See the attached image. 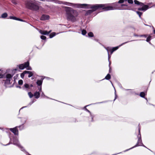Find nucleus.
<instances>
[{
	"label": "nucleus",
	"instance_id": "f257e3e1",
	"mask_svg": "<svg viewBox=\"0 0 155 155\" xmlns=\"http://www.w3.org/2000/svg\"><path fill=\"white\" fill-rule=\"evenodd\" d=\"M69 6H72L74 8H85L86 9H91L86 12L85 15H88L91 14L94 12L101 8L103 9V7L104 4H74L70 3Z\"/></svg>",
	"mask_w": 155,
	"mask_h": 155
},
{
	"label": "nucleus",
	"instance_id": "f03ea898",
	"mask_svg": "<svg viewBox=\"0 0 155 155\" xmlns=\"http://www.w3.org/2000/svg\"><path fill=\"white\" fill-rule=\"evenodd\" d=\"M64 8L66 12L67 20L72 22L77 21L76 17L78 15L77 12L72 8L67 6H64Z\"/></svg>",
	"mask_w": 155,
	"mask_h": 155
},
{
	"label": "nucleus",
	"instance_id": "7ed1b4c3",
	"mask_svg": "<svg viewBox=\"0 0 155 155\" xmlns=\"http://www.w3.org/2000/svg\"><path fill=\"white\" fill-rule=\"evenodd\" d=\"M26 8L30 10L38 12L39 11L40 7L38 4L35 2L31 0H27L25 3Z\"/></svg>",
	"mask_w": 155,
	"mask_h": 155
},
{
	"label": "nucleus",
	"instance_id": "20e7f679",
	"mask_svg": "<svg viewBox=\"0 0 155 155\" xmlns=\"http://www.w3.org/2000/svg\"><path fill=\"white\" fill-rule=\"evenodd\" d=\"M10 141L9 143L8 144L6 145L3 144V145L4 146H6L10 144H13L15 145L18 147L19 148L21 149V150L23 151H25V149H24L23 147L20 145V143H19L17 138L15 137H13V142L12 143L11 142V138L10 137Z\"/></svg>",
	"mask_w": 155,
	"mask_h": 155
},
{
	"label": "nucleus",
	"instance_id": "39448f33",
	"mask_svg": "<svg viewBox=\"0 0 155 155\" xmlns=\"http://www.w3.org/2000/svg\"><path fill=\"white\" fill-rule=\"evenodd\" d=\"M118 2H115L112 4V5L114 6H105V5L104 4V6L103 7V10L104 11H109L114 10L115 9H120L119 7H118Z\"/></svg>",
	"mask_w": 155,
	"mask_h": 155
},
{
	"label": "nucleus",
	"instance_id": "423d86ee",
	"mask_svg": "<svg viewBox=\"0 0 155 155\" xmlns=\"http://www.w3.org/2000/svg\"><path fill=\"white\" fill-rule=\"evenodd\" d=\"M134 2L135 4L142 7L143 11V12L145 11L149 8L147 5H145L143 3L140 2L137 0H134Z\"/></svg>",
	"mask_w": 155,
	"mask_h": 155
},
{
	"label": "nucleus",
	"instance_id": "0eeeda50",
	"mask_svg": "<svg viewBox=\"0 0 155 155\" xmlns=\"http://www.w3.org/2000/svg\"><path fill=\"white\" fill-rule=\"evenodd\" d=\"M46 1L48 2H53L56 3H58L59 4H63L69 6L70 2H63L58 0H45Z\"/></svg>",
	"mask_w": 155,
	"mask_h": 155
},
{
	"label": "nucleus",
	"instance_id": "6e6552de",
	"mask_svg": "<svg viewBox=\"0 0 155 155\" xmlns=\"http://www.w3.org/2000/svg\"><path fill=\"white\" fill-rule=\"evenodd\" d=\"M142 144H143V143H142V139H138L137 143L133 147H132L129 149L125 150H124V152H125L126 151H128V150H131L133 148H135L136 147L139 146H140L141 145H142Z\"/></svg>",
	"mask_w": 155,
	"mask_h": 155
},
{
	"label": "nucleus",
	"instance_id": "1a4fd4ad",
	"mask_svg": "<svg viewBox=\"0 0 155 155\" xmlns=\"http://www.w3.org/2000/svg\"><path fill=\"white\" fill-rule=\"evenodd\" d=\"M27 119L26 118H22L21 120V121L22 123V124L21 125L19 126H17L18 128V127L19 128V129L20 130H23L24 128V124L26 122Z\"/></svg>",
	"mask_w": 155,
	"mask_h": 155
},
{
	"label": "nucleus",
	"instance_id": "9d476101",
	"mask_svg": "<svg viewBox=\"0 0 155 155\" xmlns=\"http://www.w3.org/2000/svg\"><path fill=\"white\" fill-rule=\"evenodd\" d=\"M22 89L27 91H31V89H30L29 84L28 83H25L23 86L22 87Z\"/></svg>",
	"mask_w": 155,
	"mask_h": 155
},
{
	"label": "nucleus",
	"instance_id": "9b49d317",
	"mask_svg": "<svg viewBox=\"0 0 155 155\" xmlns=\"http://www.w3.org/2000/svg\"><path fill=\"white\" fill-rule=\"evenodd\" d=\"M18 127H16L13 128H11L9 130L12 132L15 135H18V130L17 129Z\"/></svg>",
	"mask_w": 155,
	"mask_h": 155
},
{
	"label": "nucleus",
	"instance_id": "f8f14e48",
	"mask_svg": "<svg viewBox=\"0 0 155 155\" xmlns=\"http://www.w3.org/2000/svg\"><path fill=\"white\" fill-rule=\"evenodd\" d=\"M135 41V40H131V41ZM129 42H130V41H127L126 42H125L123 43L122 44H121L119 46H117L115 47H113L112 48H111V50H112L113 51H114H114H115L116 50L118 49V48L120 47L121 46L123 45H124L126 43H127Z\"/></svg>",
	"mask_w": 155,
	"mask_h": 155
},
{
	"label": "nucleus",
	"instance_id": "ddd939ff",
	"mask_svg": "<svg viewBox=\"0 0 155 155\" xmlns=\"http://www.w3.org/2000/svg\"><path fill=\"white\" fill-rule=\"evenodd\" d=\"M49 17L48 15L43 14L41 17L40 19L41 20L45 21L49 19Z\"/></svg>",
	"mask_w": 155,
	"mask_h": 155
},
{
	"label": "nucleus",
	"instance_id": "4468645a",
	"mask_svg": "<svg viewBox=\"0 0 155 155\" xmlns=\"http://www.w3.org/2000/svg\"><path fill=\"white\" fill-rule=\"evenodd\" d=\"M89 105H86V106H85L84 107V108L85 110L87 112H89L90 113V117H91V121L93 122L94 121V120H93V117H94V116L91 114V112L86 108L87 107V106H89Z\"/></svg>",
	"mask_w": 155,
	"mask_h": 155
},
{
	"label": "nucleus",
	"instance_id": "2eb2a0df",
	"mask_svg": "<svg viewBox=\"0 0 155 155\" xmlns=\"http://www.w3.org/2000/svg\"><path fill=\"white\" fill-rule=\"evenodd\" d=\"M45 78V77H44V78H41V79L40 80H37V81L36 82V84L38 86H41L42 84L43 80H44V79Z\"/></svg>",
	"mask_w": 155,
	"mask_h": 155
},
{
	"label": "nucleus",
	"instance_id": "dca6fc26",
	"mask_svg": "<svg viewBox=\"0 0 155 155\" xmlns=\"http://www.w3.org/2000/svg\"><path fill=\"white\" fill-rule=\"evenodd\" d=\"M40 93L39 91H36L34 93V95L36 99L40 97Z\"/></svg>",
	"mask_w": 155,
	"mask_h": 155
},
{
	"label": "nucleus",
	"instance_id": "f3484780",
	"mask_svg": "<svg viewBox=\"0 0 155 155\" xmlns=\"http://www.w3.org/2000/svg\"><path fill=\"white\" fill-rule=\"evenodd\" d=\"M13 76V74H8L5 76V79L12 80V78Z\"/></svg>",
	"mask_w": 155,
	"mask_h": 155
},
{
	"label": "nucleus",
	"instance_id": "a211bd4d",
	"mask_svg": "<svg viewBox=\"0 0 155 155\" xmlns=\"http://www.w3.org/2000/svg\"><path fill=\"white\" fill-rule=\"evenodd\" d=\"M51 30L50 31H42L41 32V33L43 35H48L51 32Z\"/></svg>",
	"mask_w": 155,
	"mask_h": 155
},
{
	"label": "nucleus",
	"instance_id": "6ab92c4d",
	"mask_svg": "<svg viewBox=\"0 0 155 155\" xmlns=\"http://www.w3.org/2000/svg\"><path fill=\"white\" fill-rule=\"evenodd\" d=\"M4 81H5L4 84L5 85L11 84V83L10 82L11 81V80L6 79L4 80Z\"/></svg>",
	"mask_w": 155,
	"mask_h": 155
},
{
	"label": "nucleus",
	"instance_id": "aec40b11",
	"mask_svg": "<svg viewBox=\"0 0 155 155\" xmlns=\"http://www.w3.org/2000/svg\"><path fill=\"white\" fill-rule=\"evenodd\" d=\"M23 64L25 68H27L29 67V61H27L26 62H25Z\"/></svg>",
	"mask_w": 155,
	"mask_h": 155
},
{
	"label": "nucleus",
	"instance_id": "412c9836",
	"mask_svg": "<svg viewBox=\"0 0 155 155\" xmlns=\"http://www.w3.org/2000/svg\"><path fill=\"white\" fill-rule=\"evenodd\" d=\"M140 129L139 127V129H138L139 133L137 135V138L138 139H141V135L140 132Z\"/></svg>",
	"mask_w": 155,
	"mask_h": 155
},
{
	"label": "nucleus",
	"instance_id": "4be33fe9",
	"mask_svg": "<svg viewBox=\"0 0 155 155\" xmlns=\"http://www.w3.org/2000/svg\"><path fill=\"white\" fill-rule=\"evenodd\" d=\"M8 16V14L7 13L5 12L2 14L1 15V18H6Z\"/></svg>",
	"mask_w": 155,
	"mask_h": 155
},
{
	"label": "nucleus",
	"instance_id": "5701e85b",
	"mask_svg": "<svg viewBox=\"0 0 155 155\" xmlns=\"http://www.w3.org/2000/svg\"><path fill=\"white\" fill-rule=\"evenodd\" d=\"M18 66L19 69L20 70H23L25 68L23 64L19 65Z\"/></svg>",
	"mask_w": 155,
	"mask_h": 155
},
{
	"label": "nucleus",
	"instance_id": "b1692460",
	"mask_svg": "<svg viewBox=\"0 0 155 155\" xmlns=\"http://www.w3.org/2000/svg\"><path fill=\"white\" fill-rule=\"evenodd\" d=\"M56 35V33L55 32H53L49 35V38H52L54 36H55Z\"/></svg>",
	"mask_w": 155,
	"mask_h": 155
},
{
	"label": "nucleus",
	"instance_id": "393cba45",
	"mask_svg": "<svg viewBox=\"0 0 155 155\" xmlns=\"http://www.w3.org/2000/svg\"><path fill=\"white\" fill-rule=\"evenodd\" d=\"M111 78V76L110 74H108L105 78V79L107 80H109Z\"/></svg>",
	"mask_w": 155,
	"mask_h": 155
},
{
	"label": "nucleus",
	"instance_id": "a878e982",
	"mask_svg": "<svg viewBox=\"0 0 155 155\" xmlns=\"http://www.w3.org/2000/svg\"><path fill=\"white\" fill-rule=\"evenodd\" d=\"M9 18L18 21V18L15 16H10L9 17Z\"/></svg>",
	"mask_w": 155,
	"mask_h": 155
},
{
	"label": "nucleus",
	"instance_id": "bb28decb",
	"mask_svg": "<svg viewBox=\"0 0 155 155\" xmlns=\"http://www.w3.org/2000/svg\"><path fill=\"white\" fill-rule=\"evenodd\" d=\"M136 13L139 15L140 18H141V16L142 15V12H139L138 11H136Z\"/></svg>",
	"mask_w": 155,
	"mask_h": 155
},
{
	"label": "nucleus",
	"instance_id": "cd10ccee",
	"mask_svg": "<svg viewBox=\"0 0 155 155\" xmlns=\"http://www.w3.org/2000/svg\"><path fill=\"white\" fill-rule=\"evenodd\" d=\"M104 47L107 51L108 53H109V51L111 50V48L109 47H104Z\"/></svg>",
	"mask_w": 155,
	"mask_h": 155
},
{
	"label": "nucleus",
	"instance_id": "c85d7f7f",
	"mask_svg": "<svg viewBox=\"0 0 155 155\" xmlns=\"http://www.w3.org/2000/svg\"><path fill=\"white\" fill-rule=\"evenodd\" d=\"M28 94L30 98H31L33 96H34V94H33L31 92H28Z\"/></svg>",
	"mask_w": 155,
	"mask_h": 155
},
{
	"label": "nucleus",
	"instance_id": "c756f323",
	"mask_svg": "<svg viewBox=\"0 0 155 155\" xmlns=\"http://www.w3.org/2000/svg\"><path fill=\"white\" fill-rule=\"evenodd\" d=\"M151 39V36L150 35H149L147 38L146 41L147 42H149Z\"/></svg>",
	"mask_w": 155,
	"mask_h": 155
},
{
	"label": "nucleus",
	"instance_id": "7c9ffc66",
	"mask_svg": "<svg viewBox=\"0 0 155 155\" xmlns=\"http://www.w3.org/2000/svg\"><path fill=\"white\" fill-rule=\"evenodd\" d=\"M88 35L89 37H92L94 36V34L93 33L91 32H90L88 34Z\"/></svg>",
	"mask_w": 155,
	"mask_h": 155
},
{
	"label": "nucleus",
	"instance_id": "2f4dec72",
	"mask_svg": "<svg viewBox=\"0 0 155 155\" xmlns=\"http://www.w3.org/2000/svg\"><path fill=\"white\" fill-rule=\"evenodd\" d=\"M87 33V31L86 30L83 29L81 30V34L82 35H86Z\"/></svg>",
	"mask_w": 155,
	"mask_h": 155
},
{
	"label": "nucleus",
	"instance_id": "473e14b6",
	"mask_svg": "<svg viewBox=\"0 0 155 155\" xmlns=\"http://www.w3.org/2000/svg\"><path fill=\"white\" fill-rule=\"evenodd\" d=\"M140 95L141 97L144 98L145 94L144 92H141L140 93Z\"/></svg>",
	"mask_w": 155,
	"mask_h": 155
},
{
	"label": "nucleus",
	"instance_id": "72a5a7b5",
	"mask_svg": "<svg viewBox=\"0 0 155 155\" xmlns=\"http://www.w3.org/2000/svg\"><path fill=\"white\" fill-rule=\"evenodd\" d=\"M29 75L28 76V78H30L33 75V71H31V73H29L28 74Z\"/></svg>",
	"mask_w": 155,
	"mask_h": 155
},
{
	"label": "nucleus",
	"instance_id": "f704fd0d",
	"mask_svg": "<svg viewBox=\"0 0 155 155\" xmlns=\"http://www.w3.org/2000/svg\"><path fill=\"white\" fill-rule=\"evenodd\" d=\"M43 40H45L46 38V37L44 35H41L40 37Z\"/></svg>",
	"mask_w": 155,
	"mask_h": 155
},
{
	"label": "nucleus",
	"instance_id": "c9c22d12",
	"mask_svg": "<svg viewBox=\"0 0 155 155\" xmlns=\"http://www.w3.org/2000/svg\"><path fill=\"white\" fill-rule=\"evenodd\" d=\"M23 83V81L22 80H19L18 81V84L19 85H22Z\"/></svg>",
	"mask_w": 155,
	"mask_h": 155
},
{
	"label": "nucleus",
	"instance_id": "e433bc0d",
	"mask_svg": "<svg viewBox=\"0 0 155 155\" xmlns=\"http://www.w3.org/2000/svg\"><path fill=\"white\" fill-rule=\"evenodd\" d=\"M3 78L5 79V76L4 75L0 74V78Z\"/></svg>",
	"mask_w": 155,
	"mask_h": 155
},
{
	"label": "nucleus",
	"instance_id": "4c0bfd02",
	"mask_svg": "<svg viewBox=\"0 0 155 155\" xmlns=\"http://www.w3.org/2000/svg\"><path fill=\"white\" fill-rule=\"evenodd\" d=\"M71 121L73 122H77V119L76 118H72L71 120Z\"/></svg>",
	"mask_w": 155,
	"mask_h": 155
},
{
	"label": "nucleus",
	"instance_id": "58836bf2",
	"mask_svg": "<svg viewBox=\"0 0 155 155\" xmlns=\"http://www.w3.org/2000/svg\"><path fill=\"white\" fill-rule=\"evenodd\" d=\"M36 101V100L35 99H34L32 101H31L28 104V105H31L34 102Z\"/></svg>",
	"mask_w": 155,
	"mask_h": 155
},
{
	"label": "nucleus",
	"instance_id": "ea45409f",
	"mask_svg": "<svg viewBox=\"0 0 155 155\" xmlns=\"http://www.w3.org/2000/svg\"><path fill=\"white\" fill-rule=\"evenodd\" d=\"M114 91H115L114 94H115V98L114 101H115V100L116 99V98H117V96L116 93V91L115 88H114Z\"/></svg>",
	"mask_w": 155,
	"mask_h": 155
},
{
	"label": "nucleus",
	"instance_id": "a19ab883",
	"mask_svg": "<svg viewBox=\"0 0 155 155\" xmlns=\"http://www.w3.org/2000/svg\"><path fill=\"white\" fill-rule=\"evenodd\" d=\"M25 74L24 73V72H23V73H21V77L23 79L24 78Z\"/></svg>",
	"mask_w": 155,
	"mask_h": 155
},
{
	"label": "nucleus",
	"instance_id": "79ce46f5",
	"mask_svg": "<svg viewBox=\"0 0 155 155\" xmlns=\"http://www.w3.org/2000/svg\"><path fill=\"white\" fill-rule=\"evenodd\" d=\"M129 4H132L133 3V2L132 0H127Z\"/></svg>",
	"mask_w": 155,
	"mask_h": 155
},
{
	"label": "nucleus",
	"instance_id": "37998d69",
	"mask_svg": "<svg viewBox=\"0 0 155 155\" xmlns=\"http://www.w3.org/2000/svg\"><path fill=\"white\" fill-rule=\"evenodd\" d=\"M41 97H42V98H44L45 97V96H46L45 95L44 93L43 92H41Z\"/></svg>",
	"mask_w": 155,
	"mask_h": 155
},
{
	"label": "nucleus",
	"instance_id": "c03bdc74",
	"mask_svg": "<svg viewBox=\"0 0 155 155\" xmlns=\"http://www.w3.org/2000/svg\"><path fill=\"white\" fill-rule=\"evenodd\" d=\"M12 3L14 5H16L17 4V3L16 2L15 0H12Z\"/></svg>",
	"mask_w": 155,
	"mask_h": 155
},
{
	"label": "nucleus",
	"instance_id": "a18cd8bd",
	"mask_svg": "<svg viewBox=\"0 0 155 155\" xmlns=\"http://www.w3.org/2000/svg\"><path fill=\"white\" fill-rule=\"evenodd\" d=\"M38 89L39 91V92H42V87L41 86H40L39 87H38Z\"/></svg>",
	"mask_w": 155,
	"mask_h": 155
},
{
	"label": "nucleus",
	"instance_id": "49530a36",
	"mask_svg": "<svg viewBox=\"0 0 155 155\" xmlns=\"http://www.w3.org/2000/svg\"><path fill=\"white\" fill-rule=\"evenodd\" d=\"M23 72H24V73L25 74H29V73H31V71H24Z\"/></svg>",
	"mask_w": 155,
	"mask_h": 155
},
{
	"label": "nucleus",
	"instance_id": "de8ad7c7",
	"mask_svg": "<svg viewBox=\"0 0 155 155\" xmlns=\"http://www.w3.org/2000/svg\"><path fill=\"white\" fill-rule=\"evenodd\" d=\"M124 2V0H120L118 2V3H122Z\"/></svg>",
	"mask_w": 155,
	"mask_h": 155
},
{
	"label": "nucleus",
	"instance_id": "09e8293b",
	"mask_svg": "<svg viewBox=\"0 0 155 155\" xmlns=\"http://www.w3.org/2000/svg\"><path fill=\"white\" fill-rule=\"evenodd\" d=\"M108 61H109L110 59V58L111 56L109 55V53H108Z\"/></svg>",
	"mask_w": 155,
	"mask_h": 155
},
{
	"label": "nucleus",
	"instance_id": "8fccbe9b",
	"mask_svg": "<svg viewBox=\"0 0 155 155\" xmlns=\"http://www.w3.org/2000/svg\"><path fill=\"white\" fill-rule=\"evenodd\" d=\"M140 146H143V147H146V148H147V149H148V150H150L151 152H152V150H150V149H148V148H147V147H146L145 146H144V145L143 144H143H142V145H141Z\"/></svg>",
	"mask_w": 155,
	"mask_h": 155
},
{
	"label": "nucleus",
	"instance_id": "3c124183",
	"mask_svg": "<svg viewBox=\"0 0 155 155\" xmlns=\"http://www.w3.org/2000/svg\"><path fill=\"white\" fill-rule=\"evenodd\" d=\"M18 21H25L23 19H21L20 18H18Z\"/></svg>",
	"mask_w": 155,
	"mask_h": 155
},
{
	"label": "nucleus",
	"instance_id": "603ef678",
	"mask_svg": "<svg viewBox=\"0 0 155 155\" xmlns=\"http://www.w3.org/2000/svg\"><path fill=\"white\" fill-rule=\"evenodd\" d=\"M137 9L139 11H143V9H142V7H141V8H138Z\"/></svg>",
	"mask_w": 155,
	"mask_h": 155
},
{
	"label": "nucleus",
	"instance_id": "864d4df0",
	"mask_svg": "<svg viewBox=\"0 0 155 155\" xmlns=\"http://www.w3.org/2000/svg\"><path fill=\"white\" fill-rule=\"evenodd\" d=\"M27 70H32V68L30 67L29 66V67H28V68H27Z\"/></svg>",
	"mask_w": 155,
	"mask_h": 155
},
{
	"label": "nucleus",
	"instance_id": "5fc2aeb1",
	"mask_svg": "<svg viewBox=\"0 0 155 155\" xmlns=\"http://www.w3.org/2000/svg\"><path fill=\"white\" fill-rule=\"evenodd\" d=\"M139 37H147V36L146 35H140L139 36Z\"/></svg>",
	"mask_w": 155,
	"mask_h": 155
},
{
	"label": "nucleus",
	"instance_id": "6e6d98bb",
	"mask_svg": "<svg viewBox=\"0 0 155 155\" xmlns=\"http://www.w3.org/2000/svg\"><path fill=\"white\" fill-rule=\"evenodd\" d=\"M152 28L153 29V33L154 34H155V29H154V27L153 26H152Z\"/></svg>",
	"mask_w": 155,
	"mask_h": 155
},
{
	"label": "nucleus",
	"instance_id": "4d7b16f0",
	"mask_svg": "<svg viewBox=\"0 0 155 155\" xmlns=\"http://www.w3.org/2000/svg\"><path fill=\"white\" fill-rule=\"evenodd\" d=\"M16 87H17V88H19L20 89L21 88H22V87H21V86H18V85H16Z\"/></svg>",
	"mask_w": 155,
	"mask_h": 155
},
{
	"label": "nucleus",
	"instance_id": "13d9d810",
	"mask_svg": "<svg viewBox=\"0 0 155 155\" xmlns=\"http://www.w3.org/2000/svg\"><path fill=\"white\" fill-rule=\"evenodd\" d=\"M29 86H30V89H31V87H32L33 86L32 84H31L29 85Z\"/></svg>",
	"mask_w": 155,
	"mask_h": 155
},
{
	"label": "nucleus",
	"instance_id": "bf43d9fd",
	"mask_svg": "<svg viewBox=\"0 0 155 155\" xmlns=\"http://www.w3.org/2000/svg\"><path fill=\"white\" fill-rule=\"evenodd\" d=\"M134 36H135V37H139L140 36L138 35H137V34H134Z\"/></svg>",
	"mask_w": 155,
	"mask_h": 155
},
{
	"label": "nucleus",
	"instance_id": "052dcab7",
	"mask_svg": "<svg viewBox=\"0 0 155 155\" xmlns=\"http://www.w3.org/2000/svg\"><path fill=\"white\" fill-rule=\"evenodd\" d=\"M109 51H110V55H111L114 52V51H113L112 50H111Z\"/></svg>",
	"mask_w": 155,
	"mask_h": 155
},
{
	"label": "nucleus",
	"instance_id": "680f3d73",
	"mask_svg": "<svg viewBox=\"0 0 155 155\" xmlns=\"http://www.w3.org/2000/svg\"><path fill=\"white\" fill-rule=\"evenodd\" d=\"M104 102H105L102 101V102H101L97 103H95V104H100V103H104Z\"/></svg>",
	"mask_w": 155,
	"mask_h": 155
},
{
	"label": "nucleus",
	"instance_id": "e2e57ef3",
	"mask_svg": "<svg viewBox=\"0 0 155 155\" xmlns=\"http://www.w3.org/2000/svg\"><path fill=\"white\" fill-rule=\"evenodd\" d=\"M26 107H26V106H25V107H22V108H21L20 109L19 111V112L20 111V110H21V109H23V108H24Z\"/></svg>",
	"mask_w": 155,
	"mask_h": 155
},
{
	"label": "nucleus",
	"instance_id": "0e129e2a",
	"mask_svg": "<svg viewBox=\"0 0 155 155\" xmlns=\"http://www.w3.org/2000/svg\"><path fill=\"white\" fill-rule=\"evenodd\" d=\"M94 40L95 41H97V42H98V41H99V40H98V39H94Z\"/></svg>",
	"mask_w": 155,
	"mask_h": 155
},
{
	"label": "nucleus",
	"instance_id": "69168bd1",
	"mask_svg": "<svg viewBox=\"0 0 155 155\" xmlns=\"http://www.w3.org/2000/svg\"><path fill=\"white\" fill-rule=\"evenodd\" d=\"M121 6H127V5L126 4H123L121 5Z\"/></svg>",
	"mask_w": 155,
	"mask_h": 155
},
{
	"label": "nucleus",
	"instance_id": "338daca9",
	"mask_svg": "<svg viewBox=\"0 0 155 155\" xmlns=\"http://www.w3.org/2000/svg\"><path fill=\"white\" fill-rule=\"evenodd\" d=\"M45 97H46V98H48V99H52H52H52V98H50L49 97H47V96H45Z\"/></svg>",
	"mask_w": 155,
	"mask_h": 155
},
{
	"label": "nucleus",
	"instance_id": "774afa93",
	"mask_svg": "<svg viewBox=\"0 0 155 155\" xmlns=\"http://www.w3.org/2000/svg\"><path fill=\"white\" fill-rule=\"evenodd\" d=\"M121 153V152H120V153H116V154H113V155H117V154H118L120 153Z\"/></svg>",
	"mask_w": 155,
	"mask_h": 155
}]
</instances>
